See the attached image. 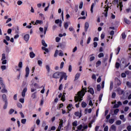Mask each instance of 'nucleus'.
<instances>
[{
    "mask_svg": "<svg viewBox=\"0 0 131 131\" xmlns=\"http://www.w3.org/2000/svg\"><path fill=\"white\" fill-rule=\"evenodd\" d=\"M102 98H103V94H100L99 97V102H101V101H102Z\"/></svg>",
    "mask_w": 131,
    "mask_h": 131,
    "instance_id": "51",
    "label": "nucleus"
},
{
    "mask_svg": "<svg viewBox=\"0 0 131 131\" xmlns=\"http://www.w3.org/2000/svg\"><path fill=\"white\" fill-rule=\"evenodd\" d=\"M127 130L128 131H131V126L130 125H129L127 127Z\"/></svg>",
    "mask_w": 131,
    "mask_h": 131,
    "instance_id": "63",
    "label": "nucleus"
},
{
    "mask_svg": "<svg viewBox=\"0 0 131 131\" xmlns=\"http://www.w3.org/2000/svg\"><path fill=\"white\" fill-rule=\"evenodd\" d=\"M2 93L3 94L5 93H8V90L6 89V88H3V89L1 91Z\"/></svg>",
    "mask_w": 131,
    "mask_h": 131,
    "instance_id": "28",
    "label": "nucleus"
},
{
    "mask_svg": "<svg viewBox=\"0 0 131 131\" xmlns=\"http://www.w3.org/2000/svg\"><path fill=\"white\" fill-rule=\"evenodd\" d=\"M86 88H82V90L78 92L77 96H75V103H77V102H81L82 101V98L83 96L85 95V93H86Z\"/></svg>",
    "mask_w": 131,
    "mask_h": 131,
    "instance_id": "1",
    "label": "nucleus"
},
{
    "mask_svg": "<svg viewBox=\"0 0 131 131\" xmlns=\"http://www.w3.org/2000/svg\"><path fill=\"white\" fill-rule=\"evenodd\" d=\"M94 4L93 3V4H92L91 7V13H92V14H93V12H94V11L93 10V9H94Z\"/></svg>",
    "mask_w": 131,
    "mask_h": 131,
    "instance_id": "38",
    "label": "nucleus"
},
{
    "mask_svg": "<svg viewBox=\"0 0 131 131\" xmlns=\"http://www.w3.org/2000/svg\"><path fill=\"white\" fill-rule=\"evenodd\" d=\"M63 78H64V80H67V75H66V73H65L60 77L59 82H61L63 80Z\"/></svg>",
    "mask_w": 131,
    "mask_h": 131,
    "instance_id": "3",
    "label": "nucleus"
},
{
    "mask_svg": "<svg viewBox=\"0 0 131 131\" xmlns=\"http://www.w3.org/2000/svg\"><path fill=\"white\" fill-rule=\"evenodd\" d=\"M1 69L4 71V70H6V66H1Z\"/></svg>",
    "mask_w": 131,
    "mask_h": 131,
    "instance_id": "59",
    "label": "nucleus"
},
{
    "mask_svg": "<svg viewBox=\"0 0 131 131\" xmlns=\"http://www.w3.org/2000/svg\"><path fill=\"white\" fill-rule=\"evenodd\" d=\"M61 21H62L61 20H60V19H56V20H55V23L56 24H59V23H60V22H61Z\"/></svg>",
    "mask_w": 131,
    "mask_h": 131,
    "instance_id": "42",
    "label": "nucleus"
},
{
    "mask_svg": "<svg viewBox=\"0 0 131 131\" xmlns=\"http://www.w3.org/2000/svg\"><path fill=\"white\" fill-rule=\"evenodd\" d=\"M63 126V120H61L60 121V123H59V125L58 127H61L62 128V126Z\"/></svg>",
    "mask_w": 131,
    "mask_h": 131,
    "instance_id": "50",
    "label": "nucleus"
},
{
    "mask_svg": "<svg viewBox=\"0 0 131 131\" xmlns=\"http://www.w3.org/2000/svg\"><path fill=\"white\" fill-rule=\"evenodd\" d=\"M125 37H126V35H125V33H122V38H123V39H124L125 38Z\"/></svg>",
    "mask_w": 131,
    "mask_h": 131,
    "instance_id": "44",
    "label": "nucleus"
},
{
    "mask_svg": "<svg viewBox=\"0 0 131 131\" xmlns=\"http://www.w3.org/2000/svg\"><path fill=\"white\" fill-rule=\"evenodd\" d=\"M2 99L3 102H8V99L7 98V95L6 94H3L2 95Z\"/></svg>",
    "mask_w": 131,
    "mask_h": 131,
    "instance_id": "6",
    "label": "nucleus"
},
{
    "mask_svg": "<svg viewBox=\"0 0 131 131\" xmlns=\"http://www.w3.org/2000/svg\"><path fill=\"white\" fill-rule=\"evenodd\" d=\"M126 85L127 86H128V88H131V83L129 82H127Z\"/></svg>",
    "mask_w": 131,
    "mask_h": 131,
    "instance_id": "57",
    "label": "nucleus"
},
{
    "mask_svg": "<svg viewBox=\"0 0 131 131\" xmlns=\"http://www.w3.org/2000/svg\"><path fill=\"white\" fill-rule=\"evenodd\" d=\"M32 98L33 99H36V92H35L32 94Z\"/></svg>",
    "mask_w": 131,
    "mask_h": 131,
    "instance_id": "31",
    "label": "nucleus"
},
{
    "mask_svg": "<svg viewBox=\"0 0 131 131\" xmlns=\"http://www.w3.org/2000/svg\"><path fill=\"white\" fill-rule=\"evenodd\" d=\"M6 59V54L5 53L2 54V61L5 60Z\"/></svg>",
    "mask_w": 131,
    "mask_h": 131,
    "instance_id": "41",
    "label": "nucleus"
},
{
    "mask_svg": "<svg viewBox=\"0 0 131 131\" xmlns=\"http://www.w3.org/2000/svg\"><path fill=\"white\" fill-rule=\"evenodd\" d=\"M23 63H22V61H20L18 63V67L19 68H20L21 69V68H22L23 67Z\"/></svg>",
    "mask_w": 131,
    "mask_h": 131,
    "instance_id": "39",
    "label": "nucleus"
},
{
    "mask_svg": "<svg viewBox=\"0 0 131 131\" xmlns=\"http://www.w3.org/2000/svg\"><path fill=\"white\" fill-rule=\"evenodd\" d=\"M108 126H106L104 128V131H108Z\"/></svg>",
    "mask_w": 131,
    "mask_h": 131,
    "instance_id": "64",
    "label": "nucleus"
},
{
    "mask_svg": "<svg viewBox=\"0 0 131 131\" xmlns=\"http://www.w3.org/2000/svg\"><path fill=\"white\" fill-rule=\"evenodd\" d=\"M124 21L126 24L129 25L130 24V21L129 20L127 19L126 18H124Z\"/></svg>",
    "mask_w": 131,
    "mask_h": 131,
    "instance_id": "15",
    "label": "nucleus"
},
{
    "mask_svg": "<svg viewBox=\"0 0 131 131\" xmlns=\"http://www.w3.org/2000/svg\"><path fill=\"white\" fill-rule=\"evenodd\" d=\"M37 64L40 67H41L42 66V59L38 60L37 61Z\"/></svg>",
    "mask_w": 131,
    "mask_h": 131,
    "instance_id": "14",
    "label": "nucleus"
},
{
    "mask_svg": "<svg viewBox=\"0 0 131 131\" xmlns=\"http://www.w3.org/2000/svg\"><path fill=\"white\" fill-rule=\"evenodd\" d=\"M29 75V68L27 67L26 68V75H25V77H28Z\"/></svg>",
    "mask_w": 131,
    "mask_h": 131,
    "instance_id": "7",
    "label": "nucleus"
},
{
    "mask_svg": "<svg viewBox=\"0 0 131 131\" xmlns=\"http://www.w3.org/2000/svg\"><path fill=\"white\" fill-rule=\"evenodd\" d=\"M14 112H15V110L11 108V109H10V110L9 112V114H13V113H14Z\"/></svg>",
    "mask_w": 131,
    "mask_h": 131,
    "instance_id": "48",
    "label": "nucleus"
},
{
    "mask_svg": "<svg viewBox=\"0 0 131 131\" xmlns=\"http://www.w3.org/2000/svg\"><path fill=\"white\" fill-rule=\"evenodd\" d=\"M65 73L63 72H56L53 75V78H60V77L62 76Z\"/></svg>",
    "mask_w": 131,
    "mask_h": 131,
    "instance_id": "2",
    "label": "nucleus"
},
{
    "mask_svg": "<svg viewBox=\"0 0 131 131\" xmlns=\"http://www.w3.org/2000/svg\"><path fill=\"white\" fill-rule=\"evenodd\" d=\"M113 89V81H111L110 83V90L111 91Z\"/></svg>",
    "mask_w": 131,
    "mask_h": 131,
    "instance_id": "32",
    "label": "nucleus"
},
{
    "mask_svg": "<svg viewBox=\"0 0 131 131\" xmlns=\"http://www.w3.org/2000/svg\"><path fill=\"white\" fill-rule=\"evenodd\" d=\"M15 32L16 33H17V34H19V27L17 26L16 27V30H15Z\"/></svg>",
    "mask_w": 131,
    "mask_h": 131,
    "instance_id": "58",
    "label": "nucleus"
},
{
    "mask_svg": "<svg viewBox=\"0 0 131 131\" xmlns=\"http://www.w3.org/2000/svg\"><path fill=\"white\" fill-rule=\"evenodd\" d=\"M116 55H118V54H119V52H120V47H118L117 49L116 50Z\"/></svg>",
    "mask_w": 131,
    "mask_h": 131,
    "instance_id": "25",
    "label": "nucleus"
},
{
    "mask_svg": "<svg viewBox=\"0 0 131 131\" xmlns=\"http://www.w3.org/2000/svg\"><path fill=\"white\" fill-rule=\"evenodd\" d=\"M0 84L2 85V88H6V85L4 84V80H3L2 77H0Z\"/></svg>",
    "mask_w": 131,
    "mask_h": 131,
    "instance_id": "10",
    "label": "nucleus"
},
{
    "mask_svg": "<svg viewBox=\"0 0 131 131\" xmlns=\"http://www.w3.org/2000/svg\"><path fill=\"white\" fill-rule=\"evenodd\" d=\"M71 71H72V66H71V64H70L69 66V72H71Z\"/></svg>",
    "mask_w": 131,
    "mask_h": 131,
    "instance_id": "46",
    "label": "nucleus"
},
{
    "mask_svg": "<svg viewBox=\"0 0 131 131\" xmlns=\"http://www.w3.org/2000/svg\"><path fill=\"white\" fill-rule=\"evenodd\" d=\"M67 108L69 111H71V109L72 108V104H69V105L67 106Z\"/></svg>",
    "mask_w": 131,
    "mask_h": 131,
    "instance_id": "23",
    "label": "nucleus"
},
{
    "mask_svg": "<svg viewBox=\"0 0 131 131\" xmlns=\"http://www.w3.org/2000/svg\"><path fill=\"white\" fill-rule=\"evenodd\" d=\"M79 76H80V74H79V73L76 74L75 76L74 81L77 80V79H78L79 78Z\"/></svg>",
    "mask_w": 131,
    "mask_h": 131,
    "instance_id": "16",
    "label": "nucleus"
},
{
    "mask_svg": "<svg viewBox=\"0 0 131 131\" xmlns=\"http://www.w3.org/2000/svg\"><path fill=\"white\" fill-rule=\"evenodd\" d=\"M81 105H82V108H85V107H86V103L85 102H82Z\"/></svg>",
    "mask_w": 131,
    "mask_h": 131,
    "instance_id": "45",
    "label": "nucleus"
},
{
    "mask_svg": "<svg viewBox=\"0 0 131 131\" xmlns=\"http://www.w3.org/2000/svg\"><path fill=\"white\" fill-rule=\"evenodd\" d=\"M42 20H36L35 24L36 25L37 24H42Z\"/></svg>",
    "mask_w": 131,
    "mask_h": 131,
    "instance_id": "19",
    "label": "nucleus"
},
{
    "mask_svg": "<svg viewBox=\"0 0 131 131\" xmlns=\"http://www.w3.org/2000/svg\"><path fill=\"white\" fill-rule=\"evenodd\" d=\"M59 56L60 57H63V56H64V53H63V51H62V50H59Z\"/></svg>",
    "mask_w": 131,
    "mask_h": 131,
    "instance_id": "26",
    "label": "nucleus"
},
{
    "mask_svg": "<svg viewBox=\"0 0 131 131\" xmlns=\"http://www.w3.org/2000/svg\"><path fill=\"white\" fill-rule=\"evenodd\" d=\"M88 92L90 93L91 95H94V94H95V92L94 91V89L93 88H90V89L88 90Z\"/></svg>",
    "mask_w": 131,
    "mask_h": 131,
    "instance_id": "13",
    "label": "nucleus"
},
{
    "mask_svg": "<svg viewBox=\"0 0 131 131\" xmlns=\"http://www.w3.org/2000/svg\"><path fill=\"white\" fill-rule=\"evenodd\" d=\"M77 123L78 122L77 120L74 121L73 123H72V125L73 126H77Z\"/></svg>",
    "mask_w": 131,
    "mask_h": 131,
    "instance_id": "22",
    "label": "nucleus"
},
{
    "mask_svg": "<svg viewBox=\"0 0 131 131\" xmlns=\"http://www.w3.org/2000/svg\"><path fill=\"white\" fill-rule=\"evenodd\" d=\"M17 106L18 108H22V104L20 103H18Z\"/></svg>",
    "mask_w": 131,
    "mask_h": 131,
    "instance_id": "60",
    "label": "nucleus"
},
{
    "mask_svg": "<svg viewBox=\"0 0 131 131\" xmlns=\"http://www.w3.org/2000/svg\"><path fill=\"white\" fill-rule=\"evenodd\" d=\"M17 4L18 6H21V5L23 4V2H22L21 1H17Z\"/></svg>",
    "mask_w": 131,
    "mask_h": 131,
    "instance_id": "53",
    "label": "nucleus"
},
{
    "mask_svg": "<svg viewBox=\"0 0 131 131\" xmlns=\"http://www.w3.org/2000/svg\"><path fill=\"white\" fill-rule=\"evenodd\" d=\"M42 45L45 47H48V45L46 43V41L44 40H42Z\"/></svg>",
    "mask_w": 131,
    "mask_h": 131,
    "instance_id": "30",
    "label": "nucleus"
},
{
    "mask_svg": "<svg viewBox=\"0 0 131 131\" xmlns=\"http://www.w3.org/2000/svg\"><path fill=\"white\" fill-rule=\"evenodd\" d=\"M103 14H104V16L107 17L108 15V9H105L104 10V13H103Z\"/></svg>",
    "mask_w": 131,
    "mask_h": 131,
    "instance_id": "29",
    "label": "nucleus"
},
{
    "mask_svg": "<svg viewBox=\"0 0 131 131\" xmlns=\"http://www.w3.org/2000/svg\"><path fill=\"white\" fill-rule=\"evenodd\" d=\"M114 121H115L114 119H110L109 120V122H110V123H111V124L114 123Z\"/></svg>",
    "mask_w": 131,
    "mask_h": 131,
    "instance_id": "37",
    "label": "nucleus"
},
{
    "mask_svg": "<svg viewBox=\"0 0 131 131\" xmlns=\"http://www.w3.org/2000/svg\"><path fill=\"white\" fill-rule=\"evenodd\" d=\"M26 121H27L26 119H23L21 120V123H23V124H25V123H26Z\"/></svg>",
    "mask_w": 131,
    "mask_h": 131,
    "instance_id": "35",
    "label": "nucleus"
},
{
    "mask_svg": "<svg viewBox=\"0 0 131 131\" xmlns=\"http://www.w3.org/2000/svg\"><path fill=\"white\" fill-rule=\"evenodd\" d=\"M63 67H64V62H61L60 63V69H62Z\"/></svg>",
    "mask_w": 131,
    "mask_h": 131,
    "instance_id": "56",
    "label": "nucleus"
},
{
    "mask_svg": "<svg viewBox=\"0 0 131 131\" xmlns=\"http://www.w3.org/2000/svg\"><path fill=\"white\" fill-rule=\"evenodd\" d=\"M29 38H30L29 34H26L24 37V38L25 41H28V40H29Z\"/></svg>",
    "mask_w": 131,
    "mask_h": 131,
    "instance_id": "8",
    "label": "nucleus"
},
{
    "mask_svg": "<svg viewBox=\"0 0 131 131\" xmlns=\"http://www.w3.org/2000/svg\"><path fill=\"white\" fill-rule=\"evenodd\" d=\"M29 55L30 58H31V59H33V58L35 57V54L33 53V52H30Z\"/></svg>",
    "mask_w": 131,
    "mask_h": 131,
    "instance_id": "12",
    "label": "nucleus"
},
{
    "mask_svg": "<svg viewBox=\"0 0 131 131\" xmlns=\"http://www.w3.org/2000/svg\"><path fill=\"white\" fill-rule=\"evenodd\" d=\"M26 92H27V88H25L22 92L21 96L22 97H25V94H26Z\"/></svg>",
    "mask_w": 131,
    "mask_h": 131,
    "instance_id": "9",
    "label": "nucleus"
},
{
    "mask_svg": "<svg viewBox=\"0 0 131 131\" xmlns=\"http://www.w3.org/2000/svg\"><path fill=\"white\" fill-rule=\"evenodd\" d=\"M74 115L75 116H77V117H79V118L82 116L81 112H75Z\"/></svg>",
    "mask_w": 131,
    "mask_h": 131,
    "instance_id": "4",
    "label": "nucleus"
},
{
    "mask_svg": "<svg viewBox=\"0 0 131 131\" xmlns=\"http://www.w3.org/2000/svg\"><path fill=\"white\" fill-rule=\"evenodd\" d=\"M129 48H130L128 49V50L127 51V52L129 55H130V56H131V45L129 46Z\"/></svg>",
    "mask_w": 131,
    "mask_h": 131,
    "instance_id": "21",
    "label": "nucleus"
},
{
    "mask_svg": "<svg viewBox=\"0 0 131 131\" xmlns=\"http://www.w3.org/2000/svg\"><path fill=\"white\" fill-rule=\"evenodd\" d=\"M110 131H116V126H115L114 124H113L110 128Z\"/></svg>",
    "mask_w": 131,
    "mask_h": 131,
    "instance_id": "5",
    "label": "nucleus"
},
{
    "mask_svg": "<svg viewBox=\"0 0 131 131\" xmlns=\"http://www.w3.org/2000/svg\"><path fill=\"white\" fill-rule=\"evenodd\" d=\"M59 53V51L58 50H56L55 51V54H54V57L55 58L57 57V56H58V54Z\"/></svg>",
    "mask_w": 131,
    "mask_h": 131,
    "instance_id": "36",
    "label": "nucleus"
},
{
    "mask_svg": "<svg viewBox=\"0 0 131 131\" xmlns=\"http://www.w3.org/2000/svg\"><path fill=\"white\" fill-rule=\"evenodd\" d=\"M89 23L86 22L84 25V30L85 31H88V29H89Z\"/></svg>",
    "mask_w": 131,
    "mask_h": 131,
    "instance_id": "11",
    "label": "nucleus"
},
{
    "mask_svg": "<svg viewBox=\"0 0 131 131\" xmlns=\"http://www.w3.org/2000/svg\"><path fill=\"white\" fill-rule=\"evenodd\" d=\"M120 119H121V120H123V121H125L126 119L124 118V115H122L120 116Z\"/></svg>",
    "mask_w": 131,
    "mask_h": 131,
    "instance_id": "20",
    "label": "nucleus"
},
{
    "mask_svg": "<svg viewBox=\"0 0 131 131\" xmlns=\"http://www.w3.org/2000/svg\"><path fill=\"white\" fill-rule=\"evenodd\" d=\"M95 60V57L94 56H92L90 57V62H92V61H94Z\"/></svg>",
    "mask_w": 131,
    "mask_h": 131,
    "instance_id": "62",
    "label": "nucleus"
},
{
    "mask_svg": "<svg viewBox=\"0 0 131 131\" xmlns=\"http://www.w3.org/2000/svg\"><path fill=\"white\" fill-rule=\"evenodd\" d=\"M47 30H48V26L45 27L44 28V34L46 35L47 33Z\"/></svg>",
    "mask_w": 131,
    "mask_h": 131,
    "instance_id": "54",
    "label": "nucleus"
},
{
    "mask_svg": "<svg viewBox=\"0 0 131 131\" xmlns=\"http://www.w3.org/2000/svg\"><path fill=\"white\" fill-rule=\"evenodd\" d=\"M98 58H102L104 57V53H101L98 55Z\"/></svg>",
    "mask_w": 131,
    "mask_h": 131,
    "instance_id": "40",
    "label": "nucleus"
},
{
    "mask_svg": "<svg viewBox=\"0 0 131 131\" xmlns=\"http://www.w3.org/2000/svg\"><path fill=\"white\" fill-rule=\"evenodd\" d=\"M119 112V108H116L114 110V113L115 115H117V113Z\"/></svg>",
    "mask_w": 131,
    "mask_h": 131,
    "instance_id": "18",
    "label": "nucleus"
},
{
    "mask_svg": "<svg viewBox=\"0 0 131 131\" xmlns=\"http://www.w3.org/2000/svg\"><path fill=\"white\" fill-rule=\"evenodd\" d=\"M8 107V102H5V104L3 106L4 109L6 110Z\"/></svg>",
    "mask_w": 131,
    "mask_h": 131,
    "instance_id": "33",
    "label": "nucleus"
},
{
    "mask_svg": "<svg viewBox=\"0 0 131 131\" xmlns=\"http://www.w3.org/2000/svg\"><path fill=\"white\" fill-rule=\"evenodd\" d=\"M117 84L118 85H120L121 84V81L118 78H117Z\"/></svg>",
    "mask_w": 131,
    "mask_h": 131,
    "instance_id": "52",
    "label": "nucleus"
},
{
    "mask_svg": "<svg viewBox=\"0 0 131 131\" xmlns=\"http://www.w3.org/2000/svg\"><path fill=\"white\" fill-rule=\"evenodd\" d=\"M68 23H64V27L65 28V29H67V28H68Z\"/></svg>",
    "mask_w": 131,
    "mask_h": 131,
    "instance_id": "43",
    "label": "nucleus"
},
{
    "mask_svg": "<svg viewBox=\"0 0 131 131\" xmlns=\"http://www.w3.org/2000/svg\"><path fill=\"white\" fill-rule=\"evenodd\" d=\"M82 6H83V2H81L80 3L79 6V9H82Z\"/></svg>",
    "mask_w": 131,
    "mask_h": 131,
    "instance_id": "55",
    "label": "nucleus"
},
{
    "mask_svg": "<svg viewBox=\"0 0 131 131\" xmlns=\"http://www.w3.org/2000/svg\"><path fill=\"white\" fill-rule=\"evenodd\" d=\"M97 91H101V85H97Z\"/></svg>",
    "mask_w": 131,
    "mask_h": 131,
    "instance_id": "61",
    "label": "nucleus"
},
{
    "mask_svg": "<svg viewBox=\"0 0 131 131\" xmlns=\"http://www.w3.org/2000/svg\"><path fill=\"white\" fill-rule=\"evenodd\" d=\"M114 109H116V108H119V106L117 104H115L113 107Z\"/></svg>",
    "mask_w": 131,
    "mask_h": 131,
    "instance_id": "47",
    "label": "nucleus"
},
{
    "mask_svg": "<svg viewBox=\"0 0 131 131\" xmlns=\"http://www.w3.org/2000/svg\"><path fill=\"white\" fill-rule=\"evenodd\" d=\"M83 127V126L82 124H80V125L77 127V128L78 130H81Z\"/></svg>",
    "mask_w": 131,
    "mask_h": 131,
    "instance_id": "17",
    "label": "nucleus"
},
{
    "mask_svg": "<svg viewBox=\"0 0 131 131\" xmlns=\"http://www.w3.org/2000/svg\"><path fill=\"white\" fill-rule=\"evenodd\" d=\"M116 124H117V125H120V124H121V121L120 120H118L116 121Z\"/></svg>",
    "mask_w": 131,
    "mask_h": 131,
    "instance_id": "49",
    "label": "nucleus"
},
{
    "mask_svg": "<svg viewBox=\"0 0 131 131\" xmlns=\"http://www.w3.org/2000/svg\"><path fill=\"white\" fill-rule=\"evenodd\" d=\"M116 97V93H115V92H113L112 95V98L115 99Z\"/></svg>",
    "mask_w": 131,
    "mask_h": 131,
    "instance_id": "34",
    "label": "nucleus"
},
{
    "mask_svg": "<svg viewBox=\"0 0 131 131\" xmlns=\"http://www.w3.org/2000/svg\"><path fill=\"white\" fill-rule=\"evenodd\" d=\"M46 69L47 70L48 73H50V66L47 65V66H46Z\"/></svg>",
    "mask_w": 131,
    "mask_h": 131,
    "instance_id": "27",
    "label": "nucleus"
},
{
    "mask_svg": "<svg viewBox=\"0 0 131 131\" xmlns=\"http://www.w3.org/2000/svg\"><path fill=\"white\" fill-rule=\"evenodd\" d=\"M115 67L116 68H117V69H118V68L120 67V63H119V62H116Z\"/></svg>",
    "mask_w": 131,
    "mask_h": 131,
    "instance_id": "24",
    "label": "nucleus"
}]
</instances>
